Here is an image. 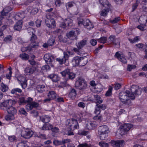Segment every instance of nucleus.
Masks as SVG:
<instances>
[{"label": "nucleus", "instance_id": "nucleus-1", "mask_svg": "<svg viewBox=\"0 0 147 147\" xmlns=\"http://www.w3.org/2000/svg\"><path fill=\"white\" fill-rule=\"evenodd\" d=\"M131 91L127 90L125 92H121L119 94V98L121 101L126 107H129L132 105V102L130 98L134 100L136 95H139L141 94L142 89L137 85H132L131 88Z\"/></svg>", "mask_w": 147, "mask_h": 147}, {"label": "nucleus", "instance_id": "nucleus-2", "mask_svg": "<svg viewBox=\"0 0 147 147\" xmlns=\"http://www.w3.org/2000/svg\"><path fill=\"white\" fill-rule=\"evenodd\" d=\"M16 102L12 99L7 100L2 102L0 105V108L1 109H5L9 114L15 115L17 112L16 108L12 105L15 104Z\"/></svg>", "mask_w": 147, "mask_h": 147}, {"label": "nucleus", "instance_id": "nucleus-3", "mask_svg": "<svg viewBox=\"0 0 147 147\" xmlns=\"http://www.w3.org/2000/svg\"><path fill=\"white\" fill-rule=\"evenodd\" d=\"M133 126V125L130 123H125L120 126L116 133V136L119 135L121 136L126 134L127 132Z\"/></svg>", "mask_w": 147, "mask_h": 147}, {"label": "nucleus", "instance_id": "nucleus-4", "mask_svg": "<svg viewBox=\"0 0 147 147\" xmlns=\"http://www.w3.org/2000/svg\"><path fill=\"white\" fill-rule=\"evenodd\" d=\"M87 41L82 40L76 43L77 48H74L73 51L80 55H83L85 54V52L82 48L86 44Z\"/></svg>", "mask_w": 147, "mask_h": 147}, {"label": "nucleus", "instance_id": "nucleus-5", "mask_svg": "<svg viewBox=\"0 0 147 147\" xmlns=\"http://www.w3.org/2000/svg\"><path fill=\"white\" fill-rule=\"evenodd\" d=\"M86 59H83L81 57H76L72 60V63L75 66H77L80 65L81 66H84L87 63Z\"/></svg>", "mask_w": 147, "mask_h": 147}, {"label": "nucleus", "instance_id": "nucleus-6", "mask_svg": "<svg viewBox=\"0 0 147 147\" xmlns=\"http://www.w3.org/2000/svg\"><path fill=\"white\" fill-rule=\"evenodd\" d=\"M87 84L86 81L82 78H80L75 82V87L78 89L84 90L87 88Z\"/></svg>", "mask_w": 147, "mask_h": 147}, {"label": "nucleus", "instance_id": "nucleus-7", "mask_svg": "<svg viewBox=\"0 0 147 147\" xmlns=\"http://www.w3.org/2000/svg\"><path fill=\"white\" fill-rule=\"evenodd\" d=\"M62 76L65 77V80H67L69 79L72 80L75 77V74L70 71L69 69H65L61 72Z\"/></svg>", "mask_w": 147, "mask_h": 147}, {"label": "nucleus", "instance_id": "nucleus-8", "mask_svg": "<svg viewBox=\"0 0 147 147\" xmlns=\"http://www.w3.org/2000/svg\"><path fill=\"white\" fill-rule=\"evenodd\" d=\"M66 123L70 127L69 129L74 130L79 128V125L77 120L74 119H71L67 120Z\"/></svg>", "mask_w": 147, "mask_h": 147}, {"label": "nucleus", "instance_id": "nucleus-9", "mask_svg": "<svg viewBox=\"0 0 147 147\" xmlns=\"http://www.w3.org/2000/svg\"><path fill=\"white\" fill-rule=\"evenodd\" d=\"M55 57L49 54H46L44 55V59L46 63L50 65L51 67H53V63L54 62Z\"/></svg>", "mask_w": 147, "mask_h": 147}, {"label": "nucleus", "instance_id": "nucleus-10", "mask_svg": "<svg viewBox=\"0 0 147 147\" xmlns=\"http://www.w3.org/2000/svg\"><path fill=\"white\" fill-rule=\"evenodd\" d=\"M33 134V132L28 128L24 129L21 132V136L25 139L30 138Z\"/></svg>", "mask_w": 147, "mask_h": 147}, {"label": "nucleus", "instance_id": "nucleus-11", "mask_svg": "<svg viewBox=\"0 0 147 147\" xmlns=\"http://www.w3.org/2000/svg\"><path fill=\"white\" fill-rule=\"evenodd\" d=\"M80 34V32L78 30H71L66 34L67 36L69 38L74 40L77 39V36Z\"/></svg>", "mask_w": 147, "mask_h": 147}, {"label": "nucleus", "instance_id": "nucleus-12", "mask_svg": "<svg viewBox=\"0 0 147 147\" xmlns=\"http://www.w3.org/2000/svg\"><path fill=\"white\" fill-rule=\"evenodd\" d=\"M11 7L9 6H7L4 8L1 12V14L3 16H5V19L8 20L10 17V13L9 12L11 10Z\"/></svg>", "mask_w": 147, "mask_h": 147}, {"label": "nucleus", "instance_id": "nucleus-13", "mask_svg": "<svg viewBox=\"0 0 147 147\" xmlns=\"http://www.w3.org/2000/svg\"><path fill=\"white\" fill-rule=\"evenodd\" d=\"M63 57L57 58L56 59V61L58 62L60 65L64 63L68 59L69 55V52H65L63 53Z\"/></svg>", "mask_w": 147, "mask_h": 147}, {"label": "nucleus", "instance_id": "nucleus-14", "mask_svg": "<svg viewBox=\"0 0 147 147\" xmlns=\"http://www.w3.org/2000/svg\"><path fill=\"white\" fill-rule=\"evenodd\" d=\"M55 20L52 18L47 19L45 20V24L47 26L51 28H54L56 27Z\"/></svg>", "mask_w": 147, "mask_h": 147}, {"label": "nucleus", "instance_id": "nucleus-15", "mask_svg": "<svg viewBox=\"0 0 147 147\" xmlns=\"http://www.w3.org/2000/svg\"><path fill=\"white\" fill-rule=\"evenodd\" d=\"M111 144L114 147H123L124 141L123 140H111Z\"/></svg>", "mask_w": 147, "mask_h": 147}, {"label": "nucleus", "instance_id": "nucleus-16", "mask_svg": "<svg viewBox=\"0 0 147 147\" xmlns=\"http://www.w3.org/2000/svg\"><path fill=\"white\" fill-rule=\"evenodd\" d=\"M39 46V43L38 41H34L31 42L30 46L25 48V51H30L31 50L32 48L37 49Z\"/></svg>", "mask_w": 147, "mask_h": 147}, {"label": "nucleus", "instance_id": "nucleus-17", "mask_svg": "<svg viewBox=\"0 0 147 147\" xmlns=\"http://www.w3.org/2000/svg\"><path fill=\"white\" fill-rule=\"evenodd\" d=\"M24 72L27 75L32 74L35 72L38 71V69L36 67H26L24 70Z\"/></svg>", "mask_w": 147, "mask_h": 147}, {"label": "nucleus", "instance_id": "nucleus-18", "mask_svg": "<svg viewBox=\"0 0 147 147\" xmlns=\"http://www.w3.org/2000/svg\"><path fill=\"white\" fill-rule=\"evenodd\" d=\"M92 97L91 98H89L88 100L89 101L95 102L96 104H97V103L101 104L102 102V99L98 95H93Z\"/></svg>", "mask_w": 147, "mask_h": 147}, {"label": "nucleus", "instance_id": "nucleus-19", "mask_svg": "<svg viewBox=\"0 0 147 147\" xmlns=\"http://www.w3.org/2000/svg\"><path fill=\"white\" fill-rule=\"evenodd\" d=\"M109 41L111 43L115 45H119L120 43V40L119 38H115V36L114 35H111L109 38Z\"/></svg>", "mask_w": 147, "mask_h": 147}, {"label": "nucleus", "instance_id": "nucleus-20", "mask_svg": "<svg viewBox=\"0 0 147 147\" xmlns=\"http://www.w3.org/2000/svg\"><path fill=\"white\" fill-rule=\"evenodd\" d=\"M98 133H108L109 132V129L106 125L100 126L98 128Z\"/></svg>", "mask_w": 147, "mask_h": 147}, {"label": "nucleus", "instance_id": "nucleus-21", "mask_svg": "<svg viewBox=\"0 0 147 147\" xmlns=\"http://www.w3.org/2000/svg\"><path fill=\"white\" fill-rule=\"evenodd\" d=\"M21 77L18 79V81H20L19 84L23 89H25L27 87V80L24 77L22 78V80L20 79Z\"/></svg>", "mask_w": 147, "mask_h": 147}, {"label": "nucleus", "instance_id": "nucleus-22", "mask_svg": "<svg viewBox=\"0 0 147 147\" xmlns=\"http://www.w3.org/2000/svg\"><path fill=\"white\" fill-rule=\"evenodd\" d=\"M23 21L22 20H19L15 24L14 28L15 30L20 31L22 26Z\"/></svg>", "mask_w": 147, "mask_h": 147}, {"label": "nucleus", "instance_id": "nucleus-23", "mask_svg": "<svg viewBox=\"0 0 147 147\" xmlns=\"http://www.w3.org/2000/svg\"><path fill=\"white\" fill-rule=\"evenodd\" d=\"M86 127L88 129H92L95 127L96 125L94 121H90L86 123Z\"/></svg>", "mask_w": 147, "mask_h": 147}, {"label": "nucleus", "instance_id": "nucleus-24", "mask_svg": "<svg viewBox=\"0 0 147 147\" xmlns=\"http://www.w3.org/2000/svg\"><path fill=\"white\" fill-rule=\"evenodd\" d=\"M40 120L45 123H46L50 121L51 118L48 115L42 116L40 117Z\"/></svg>", "mask_w": 147, "mask_h": 147}, {"label": "nucleus", "instance_id": "nucleus-25", "mask_svg": "<svg viewBox=\"0 0 147 147\" xmlns=\"http://www.w3.org/2000/svg\"><path fill=\"white\" fill-rule=\"evenodd\" d=\"M83 25L86 28L88 29L92 28L94 27L90 20L88 19H86L84 20L83 22Z\"/></svg>", "mask_w": 147, "mask_h": 147}, {"label": "nucleus", "instance_id": "nucleus-26", "mask_svg": "<svg viewBox=\"0 0 147 147\" xmlns=\"http://www.w3.org/2000/svg\"><path fill=\"white\" fill-rule=\"evenodd\" d=\"M76 95L77 93L76 90L74 88H71L70 91L68 95L69 96L71 99L73 100L75 98Z\"/></svg>", "mask_w": 147, "mask_h": 147}, {"label": "nucleus", "instance_id": "nucleus-27", "mask_svg": "<svg viewBox=\"0 0 147 147\" xmlns=\"http://www.w3.org/2000/svg\"><path fill=\"white\" fill-rule=\"evenodd\" d=\"M57 94L55 91L50 90L47 94L48 97H49L52 100H54L56 98Z\"/></svg>", "mask_w": 147, "mask_h": 147}, {"label": "nucleus", "instance_id": "nucleus-28", "mask_svg": "<svg viewBox=\"0 0 147 147\" xmlns=\"http://www.w3.org/2000/svg\"><path fill=\"white\" fill-rule=\"evenodd\" d=\"M48 78L51 79L54 82H56L59 80V77L55 74H51L48 76Z\"/></svg>", "mask_w": 147, "mask_h": 147}, {"label": "nucleus", "instance_id": "nucleus-29", "mask_svg": "<svg viewBox=\"0 0 147 147\" xmlns=\"http://www.w3.org/2000/svg\"><path fill=\"white\" fill-rule=\"evenodd\" d=\"M52 127V125L49 123H44L41 127V129L43 130H51Z\"/></svg>", "mask_w": 147, "mask_h": 147}, {"label": "nucleus", "instance_id": "nucleus-30", "mask_svg": "<svg viewBox=\"0 0 147 147\" xmlns=\"http://www.w3.org/2000/svg\"><path fill=\"white\" fill-rule=\"evenodd\" d=\"M25 17L24 12H20L16 14L15 16V19L22 20L21 19H23Z\"/></svg>", "mask_w": 147, "mask_h": 147}, {"label": "nucleus", "instance_id": "nucleus-31", "mask_svg": "<svg viewBox=\"0 0 147 147\" xmlns=\"http://www.w3.org/2000/svg\"><path fill=\"white\" fill-rule=\"evenodd\" d=\"M45 87V85H38L37 86V89L38 91L40 93H42L45 90L44 89Z\"/></svg>", "mask_w": 147, "mask_h": 147}, {"label": "nucleus", "instance_id": "nucleus-32", "mask_svg": "<svg viewBox=\"0 0 147 147\" xmlns=\"http://www.w3.org/2000/svg\"><path fill=\"white\" fill-rule=\"evenodd\" d=\"M108 133H98L100 139L102 140H105L108 136Z\"/></svg>", "mask_w": 147, "mask_h": 147}, {"label": "nucleus", "instance_id": "nucleus-33", "mask_svg": "<svg viewBox=\"0 0 147 147\" xmlns=\"http://www.w3.org/2000/svg\"><path fill=\"white\" fill-rule=\"evenodd\" d=\"M14 114H8L5 117V119L8 121L13 120L14 119Z\"/></svg>", "mask_w": 147, "mask_h": 147}, {"label": "nucleus", "instance_id": "nucleus-34", "mask_svg": "<svg viewBox=\"0 0 147 147\" xmlns=\"http://www.w3.org/2000/svg\"><path fill=\"white\" fill-rule=\"evenodd\" d=\"M8 87L6 85L2 83L1 84V90L3 92H6L7 91L8 89Z\"/></svg>", "mask_w": 147, "mask_h": 147}, {"label": "nucleus", "instance_id": "nucleus-35", "mask_svg": "<svg viewBox=\"0 0 147 147\" xmlns=\"http://www.w3.org/2000/svg\"><path fill=\"white\" fill-rule=\"evenodd\" d=\"M99 104H96L95 107L94 113L96 115H100V109L99 107Z\"/></svg>", "mask_w": 147, "mask_h": 147}, {"label": "nucleus", "instance_id": "nucleus-36", "mask_svg": "<svg viewBox=\"0 0 147 147\" xmlns=\"http://www.w3.org/2000/svg\"><path fill=\"white\" fill-rule=\"evenodd\" d=\"M55 41V38L52 37L49 39L47 42L49 46H52L54 45Z\"/></svg>", "mask_w": 147, "mask_h": 147}, {"label": "nucleus", "instance_id": "nucleus-37", "mask_svg": "<svg viewBox=\"0 0 147 147\" xmlns=\"http://www.w3.org/2000/svg\"><path fill=\"white\" fill-rule=\"evenodd\" d=\"M140 38L139 36H136L134 39L129 38L128 40L131 43H136L140 40Z\"/></svg>", "mask_w": 147, "mask_h": 147}, {"label": "nucleus", "instance_id": "nucleus-38", "mask_svg": "<svg viewBox=\"0 0 147 147\" xmlns=\"http://www.w3.org/2000/svg\"><path fill=\"white\" fill-rule=\"evenodd\" d=\"M140 38L139 36H136L134 39L129 38L128 40L131 43H136L140 40Z\"/></svg>", "mask_w": 147, "mask_h": 147}, {"label": "nucleus", "instance_id": "nucleus-39", "mask_svg": "<svg viewBox=\"0 0 147 147\" xmlns=\"http://www.w3.org/2000/svg\"><path fill=\"white\" fill-rule=\"evenodd\" d=\"M96 39L98 42L103 44L105 43L107 40V38L105 37H102Z\"/></svg>", "mask_w": 147, "mask_h": 147}, {"label": "nucleus", "instance_id": "nucleus-40", "mask_svg": "<svg viewBox=\"0 0 147 147\" xmlns=\"http://www.w3.org/2000/svg\"><path fill=\"white\" fill-rule=\"evenodd\" d=\"M22 92V90L18 88H15L13 89L11 91V93L14 94L18 92L19 93H21Z\"/></svg>", "mask_w": 147, "mask_h": 147}, {"label": "nucleus", "instance_id": "nucleus-41", "mask_svg": "<svg viewBox=\"0 0 147 147\" xmlns=\"http://www.w3.org/2000/svg\"><path fill=\"white\" fill-rule=\"evenodd\" d=\"M109 12V9H103L100 13L101 16H105L107 15L108 13Z\"/></svg>", "mask_w": 147, "mask_h": 147}, {"label": "nucleus", "instance_id": "nucleus-42", "mask_svg": "<svg viewBox=\"0 0 147 147\" xmlns=\"http://www.w3.org/2000/svg\"><path fill=\"white\" fill-rule=\"evenodd\" d=\"M113 89L112 87L109 86L108 90L106 92L105 95L106 96H109L112 94V91Z\"/></svg>", "mask_w": 147, "mask_h": 147}, {"label": "nucleus", "instance_id": "nucleus-43", "mask_svg": "<svg viewBox=\"0 0 147 147\" xmlns=\"http://www.w3.org/2000/svg\"><path fill=\"white\" fill-rule=\"evenodd\" d=\"M67 26H70L72 24V20L69 18L65 19L63 21Z\"/></svg>", "mask_w": 147, "mask_h": 147}, {"label": "nucleus", "instance_id": "nucleus-44", "mask_svg": "<svg viewBox=\"0 0 147 147\" xmlns=\"http://www.w3.org/2000/svg\"><path fill=\"white\" fill-rule=\"evenodd\" d=\"M29 61L31 65L32 66V67H36L37 68L38 63L36 62L34 60L32 59L31 60H29Z\"/></svg>", "mask_w": 147, "mask_h": 147}, {"label": "nucleus", "instance_id": "nucleus-45", "mask_svg": "<svg viewBox=\"0 0 147 147\" xmlns=\"http://www.w3.org/2000/svg\"><path fill=\"white\" fill-rule=\"evenodd\" d=\"M20 57L22 59L25 60L28 59L29 58V56L28 55L24 53H22V54H20Z\"/></svg>", "mask_w": 147, "mask_h": 147}, {"label": "nucleus", "instance_id": "nucleus-46", "mask_svg": "<svg viewBox=\"0 0 147 147\" xmlns=\"http://www.w3.org/2000/svg\"><path fill=\"white\" fill-rule=\"evenodd\" d=\"M53 144L56 146L62 145L61 140H54L53 142Z\"/></svg>", "mask_w": 147, "mask_h": 147}, {"label": "nucleus", "instance_id": "nucleus-47", "mask_svg": "<svg viewBox=\"0 0 147 147\" xmlns=\"http://www.w3.org/2000/svg\"><path fill=\"white\" fill-rule=\"evenodd\" d=\"M17 147H28L24 141H22L19 143L17 145Z\"/></svg>", "mask_w": 147, "mask_h": 147}, {"label": "nucleus", "instance_id": "nucleus-48", "mask_svg": "<svg viewBox=\"0 0 147 147\" xmlns=\"http://www.w3.org/2000/svg\"><path fill=\"white\" fill-rule=\"evenodd\" d=\"M12 37L10 35H8L5 37L4 39V40L6 42H9L12 40Z\"/></svg>", "mask_w": 147, "mask_h": 147}, {"label": "nucleus", "instance_id": "nucleus-49", "mask_svg": "<svg viewBox=\"0 0 147 147\" xmlns=\"http://www.w3.org/2000/svg\"><path fill=\"white\" fill-rule=\"evenodd\" d=\"M136 66L134 65H128L127 67V70L129 71H131L132 69L136 68Z\"/></svg>", "mask_w": 147, "mask_h": 147}, {"label": "nucleus", "instance_id": "nucleus-50", "mask_svg": "<svg viewBox=\"0 0 147 147\" xmlns=\"http://www.w3.org/2000/svg\"><path fill=\"white\" fill-rule=\"evenodd\" d=\"M37 39V37L32 32V36L30 38V40L31 42L36 41V40Z\"/></svg>", "mask_w": 147, "mask_h": 147}, {"label": "nucleus", "instance_id": "nucleus-51", "mask_svg": "<svg viewBox=\"0 0 147 147\" xmlns=\"http://www.w3.org/2000/svg\"><path fill=\"white\" fill-rule=\"evenodd\" d=\"M32 108H36L39 106V104L38 102L34 101L31 102Z\"/></svg>", "mask_w": 147, "mask_h": 147}, {"label": "nucleus", "instance_id": "nucleus-52", "mask_svg": "<svg viewBox=\"0 0 147 147\" xmlns=\"http://www.w3.org/2000/svg\"><path fill=\"white\" fill-rule=\"evenodd\" d=\"M120 18L119 17H117L114 18L113 20H111L110 22L112 24H115L117 23L120 20Z\"/></svg>", "mask_w": 147, "mask_h": 147}, {"label": "nucleus", "instance_id": "nucleus-53", "mask_svg": "<svg viewBox=\"0 0 147 147\" xmlns=\"http://www.w3.org/2000/svg\"><path fill=\"white\" fill-rule=\"evenodd\" d=\"M77 147H90V144H88L86 143H84L80 144Z\"/></svg>", "mask_w": 147, "mask_h": 147}, {"label": "nucleus", "instance_id": "nucleus-54", "mask_svg": "<svg viewBox=\"0 0 147 147\" xmlns=\"http://www.w3.org/2000/svg\"><path fill=\"white\" fill-rule=\"evenodd\" d=\"M99 144L102 147H108V144L103 141L99 142Z\"/></svg>", "mask_w": 147, "mask_h": 147}, {"label": "nucleus", "instance_id": "nucleus-55", "mask_svg": "<svg viewBox=\"0 0 147 147\" xmlns=\"http://www.w3.org/2000/svg\"><path fill=\"white\" fill-rule=\"evenodd\" d=\"M50 65H49L47 64L42 66L41 67V69L43 70H47L50 69Z\"/></svg>", "mask_w": 147, "mask_h": 147}, {"label": "nucleus", "instance_id": "nucleus-56", "mask_svg": "<svg viewBox=\"0 0 147 147\" xmlns=\"http://www.w3.org/2000/svg\"><path fill=\"white\" fill-rule=\"evenodd\" d=\"M121 87V85L120 84L118 83H117L116 84H114L113 88L117 90L120 89Z\"/></svg>", "mask_w": 147, "mask_h": 147}, {"label": "nucleus", "instance_id": "nucleus-57", "mask_svg": "<svg viewBox=\"0 0 147 147\" xmlns=\"http://www.w3.org/2000/svg\"><path fill=\"white\" fill-rule=\"evenodd\" d=\"M71 142V140L69 139L63 138L61 140L62 144H65Z\"/></svg>", "mask_w": 147, "mask_h": 147}, {"label": "nucleus", "instance_id": "nucleus-58", "mask_svg": "<svg viewBox=\"0 0 147 147\" xmlns=\"http://www.w3.org/2000/svg\"><path fill=\"white\" fill-rule=\"evenodd\" d=\"M26 109L29 111L33 109L31 102L27 104L26 106Z\"/></svg>", "mask_w": 147, "mask_h": 147}, {"label": "nucleus", "instance_id": "nucleus-59", "mask_svg": "<svg viewBox=\"0 0 147 147\" xmlns=\"http://www.w3.org/2000/svg\"><path fill=\"white\" fill-rule=\"evenodd\" d=\"M93 119L94 120H100L102 119V117L100 115H96L93 117Z\"/></svg>", "mask_w": 147, "mask_h": 147}, {"label": "nucleus", "instance_id": "nucleus-60", "mask_svg": "<svg viewBox=\"0 0 147 147\" xmlns=\"http://www.w3.org/2000/svg\"><path fill=\"white\" fill-rule=\"evenodd\" d=\"M38 11V9L36 8H34L31 11V13L32 15H34L37 13Z\"/></svg>", "mask_w": 147, "mask_h": 147}, {"label": "nucleus", "instance_id": "nucleus-61", "mask_svg": "<svg viewBox=\"0 0 147 147\" xmlns=\"http://www.w3.org/2000/svg\"><path fill=\"white\" fill-rule=\"evenodd\" d=\"M138 5V3L136 1V3L133 5L132 6V11H134L137 8Z\"/></svg>", "mask_w": 147, "mask_h": 147}, {"label": "nucleus", "instance_id": "nucleus-62", "mask_svg": "<svg viewBox=\"0 0 147 147\" xmlns=\"http://www.w3.org/2000/svg\"><path fill=\"white\" fill-rule=\"evenodd\" d=\"M119 60L124 63H127V60L126 59L123 57L122 56L121 57L119 58Z\"/></svg>", "mask_w": 147, "mask_h": 147}, {"label": "nucleus", "instance_id": "nucleus-63", "mask_svg": "<svg viewBox=\"0 0 147 147\" xmlns=\"http://www.w3.org/2000/svg\"><path fill=\"white\" fill-rule=\"evenodd\" d=\"M8 139L10 142H12L16 140V137L14 136H9Z\"/></svg>", "mask_w": 147, "mask_h": 147}, {"label": "nucleus", "instance_id": "nucleus-64", "mask_svg": "<svg viewBox=\"0 0 147 147\" xmlns=\"http://www.w3.org/2000/svg\"><path fill=\"white\" fill-rule=\"evenodd\" d=\"M19 112L21 114L26 115L27 113L26 112L24 108H21L19 110Z\"/></svg>", "mask_w": 147, "mask_h": 147}]
</instances>
